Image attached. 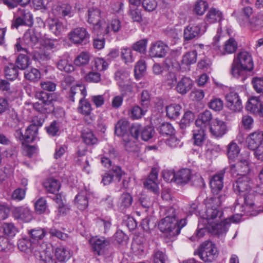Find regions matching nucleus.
<instances>
[{
	"label": "nucleus",
	"mask_w": 263,
	"mask_h": 263,
	"mask_svg": "<svg viewBox=\"0 0 263 263\" xmlns=\"http://www.w3.org/2000/svg\"><path fill=\"white\" fill-rule=\"evenodd\" d=\"M146 66L144 60H139L135 66L134 72L136 77H140L146 71Z\"/></svg>",
	"instance_id": "obj_60"
},
{
	"label": "nucleus",
	"mask_w": 263,
	"mask_h": 263,
	"mask_svg": "<svg viewBox=\"0 0 263 263\" xmlns=\"http://www.w3.org/2000/svg\"><path fill=\"white\" fill-rule=\"evenodd\" d=\"M93 251L99 255H103L109 247V241L104 237L92 238L89 240Z\"/></svg>",
	"instance_id": "obj_10"
},
{
	"label": "nucleus",
	"mask_w": 263,
	"mask_h": 263,
	"mask_svg": "<svg viewBox=\"0 0 263 263\" xmlns=\"http://www.w3.org/2000/svg\"><path fill=\"white\" fill-rule=\"evenodd\" d=\"M30 64L31 61L29 57L24 53L19 54L15 63V65L20 70L26 69Z\"/></svg>",
	"instance_id": "obj_37"
},
{
	"label": "nucleus",
	"mask_w": 263,
	"mask_h": 263,
	"mask_svg": "<svg viewBox=\"0 0 263 263\" xmlns=\"http://www.w3.org/2000/svg\"><path fill=\"white\" fill-rule=\"evenodd\" d=\"M26 93L31 97H34L39 102L33 104V108L42 114H49L54 109L53 103L57 97L54 93H49L36 90L35 87L29 85L25 88Z\"/></svg>",
	"instance_id": "obj_2"
},
{
	"label": "nucleus",
	"mask_w": 263,
	"mask_h": 263,
	"mask_svg": "<svg viewBox=\"0 0 263 263\" xmlns=\"http://www.w3.org/2000/svg\"><path fill=\"white\" fill-rule=\"evenodd\" d=\"M69 250L64 246L57 247L55 250V256L57 260L60 262H65L70 257Z\"/></svg>",
	"instance_id": "obj_34"
},
{
	"label": "nucleus",
	"mask_w": 263,
	"mask_h": 263,
	"mask_svg": "<svg viewBox=\"0 0 263 263\" xmlns=\"http://www.w3.org/2000/svg\"><path fill=\"white\" fill-rule=\"evenodd\" d=\"M37 127L35 125H30L26 129L25 135V142H30L34 140L37 135Z\"/></svg>",
	"instance_id": "obj_46"
},
{
	"label": "nucleus",
	"mask_w": 263,
	"mask_h": 263,
	"mask_svg": "<svg viewBox=\"0 0 263 263\" xmlns=\"http://www.w3.org/2000/svg\"><path fill=\"white\" fill-rule=\"evenodd\" d=\"M30 237L34 240H41L45 235L46 232L44 229H37L32 230L30 232Z\"/></svg>",
	"instance_id": "obj_64"
},
{
	"label": "nucleus",
	"mask_w": 263,
	"mask_h": 263,
	"mask_svg": "<svg viewBox=\"0 0 263 263\" xmlns=\"http://www.w3.org/2000/svg\"><path fill=\"white\" fill-rule=\"evenodd\" d=\"M237 48V43L233 38H230L226 41L224 45L218 51V54L223 55L226 54H231L235 52Z\"/></svg>",
	"instance_id": "obj_23"
},
{
	"label": "nucleus",
	"mask_w": 263,
	"mask_h": 263,
	"mask_svg": "<svg viewBox=\"0 0 263 263\" xmlns=\"http://www.w3.org/2000/svg\"><path fill=\"white\" fill-rule=\"evenodd\" d=\"M181 109L179 104H171L166 107V116L170 119H175L180 115Z\"/></svg>",
	"instance_id": "obj_40"
},
{
	"label": "nucleus",
	"mask_w": 263,
	"mask_h": 263,
	"mask_svg": "<svg viewBox=\"0 0 263 263\" xmlns=\"http://www.w3.org/2000/svg\"><path fill=\"white\" fill-rule=\"evenodd\" d=\"M242 196H243L244 203L245 205V209H255L256 206L254 202V196L253 195L248 193L245 194Z\"/></svg>",
	"instance_id": "obj_57"
},
{
	"label": "nucleus",
	"mask_w": 263,
	"mask_h": 263,
	"mask_svg": "<svg viewBox=\"0 0 263 263\" xmlns=\"http://www.w3.org/2000/svg\"><path fill=\"white\" fill-rule=\"evenodd\" d=\"M158 130L162 135H171L174 132V128L171 124L164 122L159 126Z\"/></svg>",
	"instance_id": "obj_58"
},
{
	"label": "nucleus",
	"mask_w": 263,
	"mask_h": 263,
	"mask_svg": "<svg viewBox=\"0 0 263 263\" xmlns=\"http://www.w3.org/2000/svg\"><path fill=\"white\" fill-rule=\"evenodd\" d=\"M16 14L18 17L11 24L12 28H17L20 25H30L33 23V16L30 11L25 8H18Z\"/></svg>",
	"instance_id": "obj_8"
},
{
	"label": "nucleus",
	"mask_w": 263,
	"mask_h": 263,
	"mask_svg": "<svg viewBox=\"0 0 263 263\" xmlns=\"http://www.w3.org/2000/svg\"><path fill=\"white\" fill-rule=\"evenodd\" d=\"M33 242L27 239H22L18 240L17 246L18 249L27 254H31L32 253Z\"/></svg>",
	"instance_id": "obj_41"
},
{
	"label": "nucleus",
	"mask_w": 263,
	"mask_h": 263,
	"mask_svg": "<svg viewBox=\"0 0 263 263\" xmlns=\"http://www.w3.org/2000/svg\"><path fill=\"white\" fill-rule=\"evenodd\" d=\"M252 181L247 175H243L238 178L233 184L234 190L242 195L249 193L252 187Z\"/></svg>",
	"instance_id": "obj_9"
},
{
	"label": "nucleus",
	"mask_w": 263,
	"mask_h": 263,
	"mask_svg": "<svg viewBox=\"0 0 263 263\" xmlns=\"http://www.w3.org/2000/svg\"><path fill=\"white\" fill-rule=\"evenodd\" d=\"M142 5L144 9L148 12L153 11L157 7L156 0H143Z\"/></svg>",
	"instance_id": "obj_61"
},
{
	"label": "nucleus",
	"mask_w": 263,
	"mask_h": 263,
	"mask_svg": "<svg viewBox=\"0 0 263 263\" xmlns=\"http://www.w3.org/2000/svg\"><path fill=\"white\" fill-rule=\"evenodd\" d=\"M224 173H220L215 175L210 180V186L213 193L215 195V197L222 196V195H218L219 192L221 190L223 186V178Z\"/></svg>",
	"instance_id": "obj_19"
},
{
	"label": "nucleus",
	"mask_w": 263,
	"mask_h": 263,
	"mask_svg": "<svg viewBox=\"0 0 263 263\" xmlns=\"http://www.w3.org/2000/svg\"><path fill=\"white\" fill-rule=\"evenodd\" d=\"M79 112L87 116L90 115L92 110L90 103L84 98H80L79 106L78 108Z\"/></svg>",
	"instance_id": "obj_43"
},
{
	"label": "nucleus",
	"mask_w": 263,
	"mask_h": 263,
	"mask_svg": "<svg viewBox=\"0 0 263 263\" xmlns=\"http://www.w3.org/2000/svg\"><path fill=\"white\" fill-rule=\"evenodd\" d=\"M212 114L210 111L206 110L199 115L198 119L196 120V127H199L206 129L207 126H210L212 121Z\"/></svg>",
	"instance_id": "obj_22"
},
{
	"label": "nucleus",
	"mask_w": 263,
	"mask_h": 263,
	"mask_svg": "<svg viewBox=\"0 0 263 263\" xmlns=\"http://www.w3.org/2000/svg\"><path fill=\"white\" fill-rule=\"evenodd\" d=\"M254 69V63L251 55L247 51H242L235 56L231 66L230 73L235 78L244 80L248 72Z\"/></svg>",
	"instance_id": "obj_3"
},
{
	"label": "nucleus",
	"mask_w": 263,
	"mask_h": 263,
	"mask_svg": "<svg viewBox=\"0 0 263 263\" xmlns=\"http://www.w3.org/2000/svg\"><path fill=\"white\" fill-rule=\"evenodd\" d=\"M18 68L13 63H9L4 68V73L6 78L10 80H15L18 75Z\"/></svg>",
	"instance_id": "obj_36"
},
{
	"label": "nucleus",
	"mask_w": 263,
	"mask_h": 263,
	"mask_svg": "<svg viewBox=\"0 0 263 263\" xmlns=\"http://www.w3.org/2000/svg\"><path fill=\"white\" fill-rule=\"evenodd\" d=\"M263 141V132L257 130L250 134L247 138L249 149L254 150L258 148Z\"/></svg>",
	"instance_id": "obj_17"
},
{
	"label": "nucleus",
	"mask_w": 263,
	"mask_h": 263,
	"mask_svg": "<svg viewBox=\"0 0 263 263\" xmlns=\"http://www.w3.org/2000/svg\"><path fill=\"white\" fill-rule=\"evenodd\" d=\"M202 34L200 24H190L184 30L185 40H191Z\"/></svg>",
	"instance_id": "obj_21"
},
{
	"label": "nucleus",
	"mask_w": 263,
	"mask_h": 263,
	"mask_svg": "<svg viewBox=\"0 0 263 263\" xmlns=\"http://www.w3.org/2000/svg\"><path fill=\"white\" fill-rule=\"evenodd\" d=\"M168 50V47L161 41L152 43L149 49V54L153 58H163Z\"/></svg>",
	"instance_id": "obj_12"
},
{
	"label": "nucleus",
	"mask_w": 263,
	"mask_h": 263,
	"mask_svg": "<svg viewBox=\"0 0 263 263\" xmlns=\"http://www.w3.org/2000/svg\"><path fill=\"white\" fill-rule=\"evenodd\" d=\"M240 148L234 142L232 141L227 146V155L230 159L233 160L238 157Z\"/></svg>",
	"instance_id": "obj_44"
},
{
	"label": "nucleus",
	"mask_w": 263,
	"mask_h": 263,
	"mask_svg": "<svg viewBox=\"0 0 263 263\" xmlns=\"http://www.w3.org/2000/svg\"><path fill=\"white\" fill-rule=\"evenodd\" d=\"M69 40L77 45H85L89 42L90 34L86 28L78 27L72 29L68 34Z\"/></svg>",
	"instance_id": "obj_6"
},
{
	"label": "nucleus",
	"mask_w": 263,
	"mask_h": 263,
	"mask_svg": "<svg viewBox=\"0 0 263 263\" xmlns=\"http://www.w3.org/2000/svg\"><path fill=\"white\" fill-rule=\"evenodd\" d=\"M90 60L89 53L87 52H81L74 59V64L79 67L84 66L88 64Z\"/></svg>",
	"instance_id": "obj_42"
},
{
	"label": "nucleus",
	"mask_w": 263,
	"mask_h": 263,
	"mask_svg": "<svg viewBox=\"0 0 263 263\" xmlns=\"http://www.w3.org/2000/svg\"><path fill=\"white\" fill-rule=\"evenodd\" d=\"M24 78L26 80L31 82L35 83L40 80L41 74L37 69L31 68L29 69H27L25 71Z\"/></svg>",
	"instance_id": "obj_38"
},
{
	"label": "nucleus",
	"mask_w": 263,
	"mask_h": 263,
	"mask_svg": "<svg viewBox=\"0 0 263 263\" xmlns=\"http://www.w3.org/2000/svg\"><path fill=\"white\" fill-rule=\"evenodd\" d=\"M208 8V5L205 1L199 0L196 2L194 5L193 12L194 13L202 15Z\"/></svg>",
	"instance_id": "obj_51"
},
{
	"label": "nucleus",
	"mask_w": 263,
	"mask_h": 263,
	"mask_svg": "<svg viewBox=\"0 0 263 263\" xmlns=\"http://www.w3.org/2000/svg\"><path fill=\"white\" fill-rule=\"evenodd\" d=\"M198 255L203 261L211 262L217 257V248L211 241H205L200 246Z\"/></svg>",
	"instance_id": "obj_7"
},
{
	"label": "nucleus",
	"mask_w": 263,
	"mask_h": 263,
	"mask_svg": "<svg viewBox=\"0 0 263 263\" xmlns=\"http://www.w3.org/2000/svg\"><path fill=\"white\" fill-rule=\"evenodd\" d=\"M40 34L33 29H29L24 34V42L30 46H33L38 43Z\"/></svg>",
	"instance_id": "obj_24"
},
{
	"label": "nucleus",
	"mask_w": 263,
	"mask_h": 263,
	"mask_svg": "<svg viewBox=\"0 0 263 263\" xmlns=\"http://www.w3.org/2000/svg\"><path fill=\"white\" fill-rule=\"evenodd\" d=\"M246 108L248 110L253 112L259 111L263 116V104L257 98H252L250 99L246 105Z\"/></svg>",
	"instance_id": "obj_30"
},
{
	"label": "nucleus",
	"mask_w": 263,
	"mask_h": 263,
	"mask_svg": "<svg viewBox=\"0 0 263 263\" xmlns=\"http://www.w3.org/2000/svg\"><path fill=\"white\" fill-rule=\"evenodd\" d=\"M227 107L232 111L239 112L242 108L241 100L237 93L232 91L226 96Z\"/></svg>",
	"instance_id": "obj_14"
},
{
	"label": "nucleus",
	"mask_w": 263,
	"mask_h": 263,
	"mask_svg": "<svg viewBox=\"0 0 263 263\" xmlns=\"http://www.w3.org/2000/svg\"><path fill=\"white\" fill-rule=\"evenodd\" d=\"M133 202V197L130 194L127 193H123L120 198V208L124 210L129 208Z\"/></svg>",
	"instance_id": "obj_45"
},
{
	"label": "nucleus",
	"mask_w": 263,
	"mask_h": 263,
	"mask_svg": "<svg viewBox=\"0 0 263 263\" xmlns=\"http://www.w3.org/2000/svg\"><path fill=\"white\" fill-rule=\"evenodd\" d=\"M197 53L196 50L188 52L183 56L182 62L185 65L195 63L197 61Z\"/></svg>",
	"instance_id": "obj_52"
},
{
	"label": "nucleus",
	"mask_w": 263,
	"mask_h": 263,
	"mask_svg": "<svg viewBox=\"0 0 263 263\" xmlns=\"http://www.w3.org/2000/svg\"><path fill=\"white\" fill-rule=\"evenodd\" d=\"M210 131L213 136L221 137L227 132V125L224 121L216 118L211 123Z\"/></svg>",
	"instance_id": "obj_16"
},
{
	"label": "nucleus",
	"mask_w": 263,
	"mask_h": 263,
	"mask_svg": "<svg viewBox=\"0 0 263 263\" xmlns=\"http://www.w3.org/2000/svg\"><path fill=\"white\" fill-rule=\"evenodd\" d=\"M193 85V81L190 78L183 77L177 83L175 89L178 93L185 95L191 90Z\"/></svg>",
	"instance_id": "obj_20"
},
{
	"label": "nucleus",
	"mask_w": 263,
	"mask_h": 263,
	"mask_svg": "<svg viewBox=\"0 0 263 263\" xmlns=\"http://www.w3.org/2000/svg\"><path fill=\"white\" fill-rule=\"evenodd\" d=\"M49 29L57 36L62 35L67 30L63 23L58 20H52L49 22Z\"/></svg>",
	"instance_id": "obj_25"
},
{
	"label": "nucleus",
	"mask_w": 263,
	"mask_h": 263,
	"mask_svg": "<svg viewBox=\"0 0 263 263\" xmlns=\"http://www.w3.org/2000/svg\"><path fill=\"white\" fill-rule=\"evenodd\" d=\"M80 96V98H85L87 95L85 86L83 85H77L72 86L69 92V99L72 102L74 101V96Z\"/></svg>",
	"instance_id": "obj_28"
},
{
	"label": "nucleus",
	"mask_w": 263,
	"mask_h": 263,
	"mask_svg": "<svg viewBox=\"0 0 263 263\" xmlns=\"http://www.w3.org/2000/svg\"><path fill=\"white\" fill-rule=\"evenodd\" d=\"M34 206L36 212L43 213L46 210V201L44 198H40L35 202Z\"/></svg>",
	"instance_id": "obj_63"
},
{
	"label": "nucleus",
	"mask_w": 263,
	"mask_h": 263,
	"mask_svg": "<svg viewBox=\"0 0 263 263\" xmlns=\"http://www.w3.org/2000/svg\"><path fill=\"white\" fill-rule=\"evenodd\" d=\"M101 10L97 7L89 8L86 14L87 22L93 25L92 31L97 34H107L109 33V27H103V22L100 20Z\"/></svg>",
	"instance_id": "obj_5"
},
{
	"label": "nucleus",
	"mask_w": 263,
	"mask_h": 263,
	"mask_svg": "<svg viewBox=\"0 0 263 263\" xmlns=\"http://www.w3.org/2000/svg\"><path fill=\"white\" fill-rule=\"evenodd\" d=\"M44 186L47 192L55 194L59 191L61 184L59 181L53 178H49L44 183Z\"/></svg>",
	"instance_id": "obj_32"
},
{
	"label": "nucleus",
	"mask_w": 263,
	"mask_h": 263,
	"mask_svg": "<svg viewBox=\"0 0 263 263\" xmlns=\"http://www.w3.org/2000/svg\"><path fill=\"white\" fill-rule=\"evenodd\" d=\"M166 216L162 219L158 224L159 230L166 234V236L173 241L180 232V228L177 226V219L174 208H164Z\"/></svg>",
	"instance_id": "obj_4"
},
{
	"label": "nucleus",
	"mask_w": 263,
	"mask_h": 263,
	"mask_svg": "<svg viewBox=\"0 0 263 263\" xmlns=\"http://www.w3.org/2000/svg\"><path fill=\"white\" fill-rule=\"evenodd\" d=\"M250 164L248 158L241 159L236 163L231 166V172L233 175H246L250 171Z\"/></svg>",
	"instance_id": "obj_11"
},
{
	"label": "nucleus",
	"mask_w": 263,
	"mask_h": 263,
	"mask_svg": "<svg viewBox=\"0 0 263 263\" xmlns=\"http://www.w3.org/2000/svg\"><path fill=\"white\" fill-rule=\"evenodd\" d=\"M115 78L119 86H122L123 83L129 81V74L122 70L117 71L115 73Z\"/></svg>",
	"instance_id": "obj_53"
},
{
	"label": "nucleus",
	"mask_w": 263,
	"mask_h": 263,
	"mask_svg": "<svg viewBox=\"0 0 263 263\" xmlns=\"http://www.w3.org/2000/svg\"><path fill=\"white\" fill-rule=\"evenodd\" d=\"M74 203L78 208L81 210H83L87 207L88 202L86 191H81L76 196Z\"/></svg>",
	"instance_id": "obj_35"
},
{
	"label": "nucleus",
	"mask_w": 263,
	"mask_h": 263,
	"mask_svg": "<svg viewBox=\"0 0 263 263\" xmlns=\"http://www.w3.org/2000/svg\"><path fill=\"white\" fill-rule=\"evenodd\" d=\"M209 107L215 111L221 110L223 107V101L218 98H213L209 103Z\"/></svg>",
	"instance_id": "obj_54"
},
{
	"label": "nucleus",
	"mask_w": 263,
	"mask_h": 263,
	"mask_svg": "<svg viewBox=\"0 0 263 263\" xmlns=\"http://www.w3.org/2000/svg\"><path fill=\"white\" fill-rule=\"evenodd\" d=\"M6 121L9 125L13 127H16L20 122L18 115L14 110H10L9 112L6 117Z\"/></svg>",
	"instance_id": "obj_47"
},
{
	"label": "nucleus",
	"mask_w": 263,
	"mask_h": 263,
	"mask_svg": "<svg viewBox=\"0 0 263 263\" xmlns=\"http://www.w3.org/2000/svg\"><path fill=\"white\" fill-rule=\"evenodd\" d=\"M12 213L15 219L22 222H28L32 218L30 210L26 207H16L13 209Z\"/></svg>",
	"instance_id": "obj_18"
},
{
	"label": "nucleus",
	"mask_w": 263,
	"mask_h": 263,
	"mask_svg": "<svg viewBox=\"0 0 263 263\" xmlns=\"http://www.w3.org/2000/svg\"><path fill=\"white\" fill-rule=\"evenodd\" d=\"M246 108L248 110L253 112L259 111L263 116V104L257 98H252L250 99L246 105Z\"/></svg>",
	"instance_id": "obj_31"
},
{
	"label": "nucleus",
	"mask_w": 263,
	"mask_h": 263,
	"mask_svg": "<svg viewBox=\"0 0 263 263\" xmlns=\"http://www.w3.org/2000/svg\"><path fill=\"white\" fill-rule=\"evenodd\" d=\"M177 76L175 73L168 72L165 76L164 83L165 84L172 88L177 84Z\"/></svg>",
	"instance_id": "obj_59"
},
{
	"label": "nucleus",
	"mask_w": 263,
	"mask_h": 263,
	"mask_svg": "<svg viewBox=\"0 0 263 263\" xmlns=\"http://www.w3.org/2000/svg\"><path fill=\"white\" fill-rule=\"evenodd\" d=\"M108 63L102 58H96L94 60L95 69L99 71H104L108 67Z\"/></svg>",
	"instance_id": "obj_62"
},
{
	"label": "nucleus",
	"mask_w": 263,
	"mask_h": 263,
	"mask_svg": "<svg viewBox=\"0 0 263 263\" xmlns=\"http://www.w3.org/2000/svg\"><path fill=\"white\" fill-rule=\"evenodd\" d=\"M129 122L126 119L119 120L115 125V134L118 136H124L129 128Z\"/></svg>",
	"instance_id": "obj_33"
},
{
	"label": "nucleus",
	"mask_w": 263,
	"mask_h": 263,
	"mask_svg": "<svg viewBox=\"0 0 263 263\" xmlns=\"http://www.w3.org/2000/svg\"><path fill=\"white\" fill-rule=\"evenodd\" d=\"M145 188L153 192L155 194L159 193L158 185V171L153 168L147 178L143 183Z\"/></svg>",
	"instance_id": "obj_15"
},
{
	"label": "nucleus",
	"mask_w": 263,
	"mask_h": 263,
	"mask_svg": "<svg viewBox=\"0 0 263 263\" xmlns=\"http://www.w3.org/2000/svg\"><path fill=\"white\" fill-rule=\"evenodd\" d=\"M222 18V13L216 9H211L206 16V21L209 23L220 22Z\"/></svg>",
	"instance_id": "obj_39"
},
{
	"label": "nucleus",
	"mask_w": 263,
	"mask_h": 263,
	"mask_svg": "<svg viewBox=\"0 0 263 263\" xmlns=\"http://www.w3.org/2000/svg\"><path fill=\"white\" fill-rule=\"evenodd\" d=\"M206 139L205 129L199 127L193 130V139L194 145L201 146Z\"/></svg>",
	"instance_id": "obj_26"
},
{
	"label": "nucleus",
	"mask_w": 263,
	"mask_h": 263,
	"mask_svg": "<svg viewBox=\"0 0 263 263\" xmlns=\"http://www.w3.org/2000/svg\"><path fill=\"white\" fill-rule=\"evenodd\" d=\"M191 177L190 170L181 169L176 173V183L178 184H185L190 180Z\"/></svg>",
	"instance_id": "obj_27"
},
{
	"label": "nucleus",
	"mask_w": 263,
	"mask_h": 263,
	"mask_svg": "<svg viewBox=\"0 0 263 263\" xmlns=\"http://www.w3.org/2000/svg\"><path fill=\"white\" fill-rule=\"evenodd\" d=\"M32 245L33 250L31 254H33L37 259H40V256H43V254H48L50 253L46 243H41L37 241L33 242Z\"/></svg>",
	"instance_id": "obj_29"
},
{
	"label": "nucleus",
	"mask_w": 263,
	"mask_h": 263,
	"mask_svg": "<svg viewBox=\"0 0 263 263\" xmlns=\"http://www.w3.org/2000/svg\"><path fill=\"white\" fill-rule=\"evenodd\" d=\"M53 13L55 16L66 19L72 17L74 11L70 5L63 3L55 6L53 9Z\"/></svg>",
	"instance_id": "obj_13"
},
{
	"label": "nucleus",
	"mask_w": 263,
	"mask_h": 263,
	"mask_svg": "<svg viewBox=\"0 0 263 263\" xmlns=\"http://www.w3.org/2000/svg\"><path fill=\"white\" fill-rule=\"evenodd\" d=\"M3 232L6 236L12 237L17 232V229L14 224L11 222H5L2 225Z\"/></svg>",
	"instance_id": "obj_48"
},
{
	"label": "nucleus",
	"mask_w": 263,
	"mask_h": 263,
	"mask_svg": "<svg viewBox=\"0 0 263 263\" xmlns=\"http://www.w3.org/2000/svg\"><path fill=\"white\" fill-rule=\"evenodd\" d=\"M57 67L61 71L70 72L74 70L73 66L66 59H61L57 63Z\"/></svg>",
	"instance_id": "obj_56"
},
{
	"label": "nucleus",
	"mask_w": 263,
	"mask_h": 263,
	"mask_svg": "<svg viewBox=\"0 0 263 263\" xmlns=\"http://www.w3.org/2000/svg\"><path fill=\"white\" fill-rule=\"evenodd\" d=\"M142 108L139 106H135L133 107L130 110L129 116L133 119H139L143 116L147 111L146 108L143 106Z\"/></svg>",
	"instance_id": "obj_49"
},
{
	"label": "nucleus",
	"mask_w": 263,
	"mask_h": 263,
	"mask_svg": "<svg viewBox=\"0 0 263 263\" xmlns=\"http://www.w3.org/2000/svg\"><path fill=\"white\" fill-rule=\"evenodd\" d=\"M121 57L125 63L128 64L134 62V58L132 50L129 48L121 49Z\"/></svg>",
	"instance_id": "obj_55"
},
{
	"label": "nucleus",
	"mask_w": 263,
	"mask_h": 263,
	"mask_svg": "<svg viewBox=\"0 0 263 263\" xmlns=\"http://www.w3.org/2000/svg\"><path fill=\"white\" fill-rule=\"evenodd\" d=\"M83 141L87 145H93L97 142V139L91 131L84 130L82 134Z\"/></svg>",
	"instance_id": "obj_50"
},
{
	"label": "nucleus",
	"mask_w": 263,
	"mask_h": 263,
	"mask_svg": "<svg viewBox=\"0 0 263 263\" xmlns=\"http://www.w3.org/2000/svg\"><path fill=\"white\" fill-rule=\"evenodd\" d=\"M224 198L223 196H219L205 200V218L208 222L207 228L213 234L225 233L230 224L238 222L242 216V215L236 214L222 221L221 218L223 213L219 209Z\"/></svg>",
	"instance_id": "obj_1"
}]
</instances>
